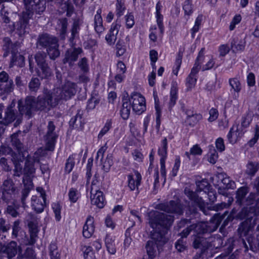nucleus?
Wrapping results in <instances>:
<instances>
[{
    "instance_id": "nucleus-62",
    "label": "nucleus",
    "mask_w": 259,
    "mask_h": 259,
    "mask_svg": "<svg viewBox=\"0 0 259 259\" xmlns=\"http://www.w3.org/2000/svg\"><path fill=\"white\" fill-rule=\"evenodd\" d=\"M79 22L78 21H75L73 23V26L71 30V33L72 37H75L78 33L79 29Z\"/></svg>"
},
{
    "instance_id": "nucleus-5",
    "label": "nucleus",
    "mask_w": 259,
    "mask_h": 259,
    "mask_svg": "<svg viewBox=\"0 0 259 259\" xmlns=\"http://www.w3.org/2000/svg\"><path fill=\"white\" fill-rule=\"evenodd\" d=\"M40 43L48 46V53L52 59H55L59 56L60 53L58 50L57 40L56 37L45 34L39 39Z\"/></svg>"
},
{
    "instance_id": "nucleus-1",
    "label": "nucleus",
    "mask_w": 259,
    "mask_h": 259,
    "mask_svg": "<svg viewBox=\"0 0 259 259\" xmlns=\"http://www.w3.org/2000/svg\"><path fill=\"white\" fill-rule=\"evenodd\" d=\"M75 84L67 81L62 85L61 88H56L50 93L45 90L42 95L38 97L36 100L33 97L26 99L24 104L22 101L18 103L19 110L21 114L30 115L32 112L36 110H49L57 105L62 99L70 98L75 93Z\"/></svg>"
},
{
    "instance_id": "nucleus-13",
    "label": "nucleus",
    "mask_w": 259,
    "mask_h": 259,
    "mask_svg": "<svg viewBox=\"0 0 259 259\" xmlns=\"http://www.w3.org/2000/svg\"><path fill=\"white\" fill-rule=\"evenodd\" d=\"M90 199L92 204L100 208H103L106 203L105 199L102 191L93 187L91 189Z\"/></svg>"
},
{
    "instance_id": "nucleus-63",
    "label": "nucleus",
    "mask_w": 259,
    "mask_h": 259,
    "mask_svg": "<svg viewBox=\"0 0 259 259\" xmlns=\"http://www.w3.org/2000/svg\"><path fill=\"white\" fill-rule=\"evenodd\" d=\"M125 239L124 241V247L125 248L128 247L132 242V239L130 237V232L129 231V228L126 230L125 233Z\"/></svg>"
},
{
    "instance_id": "nucleus-31",
    "label": "nucleus",
    "mask_w": 259,
    "mask_h": 259,
    "mask_svg": "<svg viewBox=\"0 0 259 259\" xmlns=\"http://www.w3.org/2000/svg\"><path fill=\"white\" fill-rule=\"evenodd\" d=\"M24 63V57L20 54H16L12 56V58L10 63V66L13 67L14 65H17L22 67Z\"/></svg>"
},
{
    "instance_id": "nucleus-59",
    "label": "nucleus",
    "mask_w": 259,
    "mask_h": 259,
    "mask_svg": "<svg viewBox=\"0 0 259 259\" xmlns=\"http://www.w3.org/2000/svg\"><path fill=\"white\" fill-rule=\"evenodd\" d=\"M20 222L19 221H16L14 223L13 226V232H12V235L14 236L15 237H16L18 236L19 233H20L21 232H20Z\"/></svg>"
},
{
    "instance_id": "nucleus-38",
    "label": "nucleus",
    "mask_w": 259,
    "mask_h": 259,
    "mask_svg": "<svg viewBox=\"0 0 259 259\" xmlns=\"http://www.w3.org/2000/svg\"><path fill=\"white\" fill-rule=\"evenodd\" d=\"M177 87L173 85L170 90V97L169 102V108L170 110L171 108L175 105L176 101L178 98L177 96Z\"/></svg>"
},
{
    "instance_id": "nucleus-9",
    "label": "nucleus",
    "mask_w": 259,
    "mask_h": 259,
    "mask_svg": "<svg viewBox=\"0 0 259 259\" xmlns=\"http://www.w3.org/2000/svg\"><path fill=\"white\" fill-rule=\"evenodd\" d=\"M39 196L33 195L31 199V206L37 213H41L44 211L46 204V194L45 190L40 187L36 189Z\"/></svg>"
},
{
    "instance_id": "nucleus-21",
    "label": "nucleus",
    "mask_w": 259,
    "mask_h": 259,
    "mask_svg": "<svg viewBox=\"0 0 259 259\" xmlns=\"http://www.w3.org/2000/svg\"><path fill=\"white\" fill-rule=\"evenodd\" d=\"M243 135V133L239 131L238 125H233L227 135V139L230 143L233 144L236 143Z\"/></svg>"
},
{
    "instance_id": "nucleus-3",
    "label": "nucleus",
    "mask_w": 259,
    "mask_h": 259,
    "mask_svg": "<svg viewBox=\"0 0 259 259\" xmlns=\"http://www.w3.org/2000/svg\"><path fill=\"white\" fill-rule=\"evenodd\" d=\"M228 214V211L221 215L220 213L215 214L209 222H200L196 224H192L185 229L181 233V238L187 237L190 232L194 230L195 233H203L207 231H214L220 225L225 216Z\"/></svg>"
},
{
    "instance_id": "nucleus-4",
    "label": "nucleus",
    "mask_w": 259,
    "mask_h": 259,
    "mask_svg": "<svg viewBox=\"0 0 259 259\" xmlns=\"http://www.w3.org/2000/svg\"><path fill=\"white\" fill-rule=\"evenodd\" d=\"M12 145L16 147L18 154H14L12 155L13 160L15 165V169L17 172H21L22 167L20 166V162H22L24 157L27 155V152L22 149V144L17 139V135L14 134L12 136ZM16 175L19 176V173L15 174Z\"/></svg>"
},
{
    "instance_id": "nucleus-45",
    "label": "nucleus",
    "mask_w": 259,
    "mask_h": 259,
    "mask_svg": "<svg viewBox=\"0 0 259 259\" xmlns=\"http://www.w3.org/2000/svg\"><path fill=\"white\" fill-rule=\"evenodd\" d=\"M50 256L51 259H59L60 254L58 252L57 246L54 243H52L50 245Z\"/></svg>"
},
{
    "instance_id": "nucleus-14",
    "label": "nucleus",
    "mask_w": 259,
    "mask_h": 259,
    "mask_svg": "<svg viewBox=\"0 0 259 259\" xmlns=\"http://www.w3.org/2000/svg\"><path fill=\"white\" fill-rule=\"evenodd\" d=\"M20 250V247L14 241H11L6 246L0 245V258L4 259L2 256V253H4L7 254L8 257L11 259L15 256Z\"/></svg>"
},
{
    "instance_id": "nucleus-8",
    "label": "nucleus",
    "mask_w": 259,
    "mask_h": 259,
    "mask_svg": "<svg viewBox=\"0 0 259 259\" xmlns=\"http://www.w3.org/2000/svg\"><path fill=\"white\" fill-rule=\"evenodd\" d=\"M248 193V189L245 187H241L237 190L236 196V202L239 206H249L253 204L255 194L251 193L247 198H245Z\"/></svg>"
},
{
    "instance_id": "nucleus-19",
    "label": "nucleus",
    "mask_w": 259,
    "mask_h": 259,
    "mask_svg": "<svg viewBox=\"0 0 259 259\" xmlns=\"http://www.w3.org/2000/svg\"><path fill=\"white\" fill-rule=\"evenodd\" d=\"M39 161V157L37 154H34V156L28 157L25 162L24 168V174L28 176L32 175L35 172L34 163Z\"/></svg>"
},
{
    "instance_id": "nucleus-30",
    "label": "nucleus",
    "mask_w": 259,
    "mask_h": 259,
    "mask_svg": "<svg viewBox=\"0 0 259 259\" xmlns=\"http://www.w3.org/2000/svg\"><path fill=\"white\" fill-rule=\"evenodd\" d=\"M67 25V20L66 19L59 20L58 21L57 29L59 32L60 37L62 39H64L65 37Z\"/></svg>"
},
{
    "instance_id": "nucleus-47",
    "label": "nucleus",
    "mask_w": 259,
    "mask_h": 259,
    "mask_svg": "<svg viewBox=\"0 0 259 259\" xmlns=\"http://www.w3.org/2000/svg\"><path fill=\"white\" fill-rule=\"evenodd\" d=\"M52 208L55 213L56 220L60 221L61 218V206L58 203H55L52 204Z\"/></svg>"
},
{
    "instance_id": "nucleus-64",
    "label": "nucleus",
    "mask_w": 259,
    "mask_h": 259,
    "mask_svg": "<svg viewBox=\"0 0 259 259\" xmlns=\"http://www.w3.org/2000/svg\"><path fill=\"white\" fill-rule=\"evenodd\" d=\"M216 147L220 152H222L225 150V147L224 143V140L221 138H218L215 142Z\"/></svg>"
},
{
    "instance_id": "nucleus-48",
    "label": "nucleus",
    "mask_w": 259,
    "mask_h": 259,
    "mask_svg": "<svg viewBox=\"0 0 259 259\" xmlns=\"http://www.w3.org/2000/svg\"><path fill=\"white\" fill-rule=\"evenodd\" d=\"M196 80L197 79L195 76L189 75L186 79L187 91H190L195 86Z\"/></svg>"
},
{
    "instance_id": "nucleus-27",
    "label": "nucleus",
    "mask_w": 259,
    "mask_h": 259,
    "mask_svg": "<svg viewBox=\"0 0 259 259\" xmlns=\"http://www.w3.org/2000/svg\"><path fill=\"white\" fill-rule=\"evenodd\" d=\"M81 52L80 49H72L68 51L66 54L65 60L66 62L75 61L77 60L78 55Z\"/></svg>"
},
{
    "instance_id": "nucleus-52",
    "label": "nucleus",
    "mask_w": 259,
    "mask_h": 259,
    "mask_svg": "<svg viewBox=\"0 0 259 259\" xmlns=\"http://www.w3.org/2000/svg\"><path fill=\"white\" fill-rule=\"evenodd\" d=\"M126 26L127 28H131L135 24L134 16L131 14H127L125 16Z\"/></svg>"
},
{
    "instance_id": "nucleus-53",
    "label": "nucleus",
    "mask_w": 259,
    "mask_h": 259,
    "mask_svg": "<svg viewBox=\"0 0 259 259\" xmlns=\"http://www.w3.org/2000/svg\"><path fill=\"white\" fill-rule=\"evenodd\" d=\"M186 243L184 241L183 238L179 239L175 243L176 248L179 252L183 251L186 247Z\"/></svg>"
},
{
    "instance_id": "nucleus-58",
    "label": "nucleus",
    "mask_w": 259,
    "mask_h": 259,
    "mask_svg": "<svg viewBox=\"0 0 259 259\" xmlns=\"http://www.w3.org/2000/svg\"><path fill=\"white\" fill-rule=\"evenodd\" d=\"M156 22L157 25L160 29V33L162 34L164 31V26L163 24V16L162 14H156Z\"/></svg>"
},
{
    "instance_id": "nucleus-24",
    "label": "nucleus",
    "mask_w": 259,
    "mask_h": 259,
    "mask_svg": "<svg viewBox=\"0 0 259 259\" xmlns=\"http://www.w3.org/2000/svg\"><path fill=\"white\" fill-rule=\"evenodd\" d=\"M255 216L250 206L244 207L236 215V218L240 220H253V217Z\"/></svg>"
},
{
    "instance_id": "nucleus-26",
    "label": "nucleus",
    "mask_w": 259,
    "mask_h": 259,
    "mask_svg": "<svg viewBox=\"0 0 259 259\" xmlns=\"http://www.w3.org/2000/svg\"><path fill=\"white\" fill-rule=\"evenodd\" d=\"M155 100V108L156 110V128L159 130L160 125L161 111L159 106V101L157 95H154Z\"/></svg>"
},
{
    "instance_id": "nucleus-44",
    "label": "nucleus",
    "mask_w": 259,
    "mask_h": 259,
    "mask_svg": "<svg viewBox=\"0 0 259 259\" xmlns=\"http://www.w3.org/2000/svg\"><path fill=\"white\" fill-rule=\"evenodd\" d=\"M105 242L108 252L111 254H113V245L112 234H107L106 235Z\"/></svg>"
},
{
    "instance_id": "nucleus-57",
    "label": "nucleus",
    "mask_w": 259,
    "mask_h": 259,
    "mask_svg": "<svg viewBox=\"0 0 259 259\" xmlns=\"http://www.w3.org/2000/svg\"><path fill=\"white\" fill-rule=\"evenodd\" d=\"M74 163L75 162L74 158L70 156L66 162L65 166V170L68 173H69L71 171L74 166Z\"/></svg>"
},
{
    "instance_id": "nucleus-34",
    "label": "nucleus",
    "mask_w": 259,
    "mask_h": 259,
    "mask_svg": "<svg viewBox=\"0 0 259 259\" xmlns=\"http://www.w3.org/2000/svg\"><path fill=\"white\" fill-rule=\"evenodd\" d=\"M125 0H116V11L118 17L123 15L126 11Z\"/></svg>"
},
{
    "instance_id": "nucleus-36",
    "label": "nucleus",
    "mask_w": 259,
    "mask_h": 259,
    "mask_svg": "<svg viewBox=\"0 0 259 259\" xmlns=\"http://www.w3.org/2000/svg\"><path fill=\"white\" fill-rule=\"evenodd\" d=\"M197 192L204 191L206 193L207 191H208L211 187L210 185L208 183L207 181L205 179L202 180L201 181L196 182Z\"/></svg>"
},
{
    "instance_id": "nucleus-55",
    "label": "nucleus",
    "mask_w": 259,
    "mask_h": 259,
    "mask_svg": "<svg viewBox=\"0 0 259 259\" xmlns=\"http://www.w3.org/2000/svg\"><path fill=\"white\" fill-rule=\"evenodd\" d=\"M255 204L254 205L250 206L251 208L252 212L254 213L255 215H259V194H255Z\"/></svg>"
},
{
    "instance_id": "nucleus-10",
    "label": "nucleus",
    "mask_w": 259,
    "mask_h": 259,
    "mask_svg": "<svg viewBox=\"0 0 259 259\" xmlns=\"http://www.w3.org/2000/svg\"><path fill=\"white\" fill-rule=\"evenodd\" d=\"M156 208L169 213L182 215L183 213V207L178 201L171 200L168 202L160 203Z\"/></svg>"
},
{
    "instance_id": "nucleus-16",
    "label": "nucleus",
    "mask_w": 259,
    "mask_h": 259,
    "mask_svg": "<svg viewBox=\"0 0 259 259\" xmlns=\"http://www.w3.org/2000/svg\"><path fill=\"white\" fill-rule=\"evenodd\" d=\"M95 229L94 218L89 216L83 226L82 235L86 238H89L94 234Z\"/></svg>"
},
{
    "instance_id": "nucleus-35",
    "label": "nucleus",
    "mask_w": 259,
    "mask_h": 259,
    "mask_svg": "<svg viewBox=\"0 0 259 259\" xmlns=\"http://www.w3.org/2000/svg\"><path fill=\"white\" fill-rule=\"evenodd\" d=\"M125 0H116V11L118 17L123 15L126 11Z\"/></svg>"
},
{
    "instance_id": "nucleus-33",
    "label": "nucleus",
    "mask_w": 259,
    "mask_h": 259,
    "mask_svg": "<svg viewBox=\"0 0 259 259\" xmlns=\"http://www.w3.org/2000/svg\"><path fill=\"white\" fill-rule=\"evenodd\" d=\"M229 83L232 89L237 93H239L242 90L241 83L237 77L230 78Z\"/></svg>"
},
{
    "instance_id": "nucleus-6",
    "label": "nucleus",
    "mask_w": 259,
    "mask_h": 259,
    "mask_svg": "<svg viewBox=\"0 0 259 259\" xmlns=\"http://www.w3.org/2000/svg\"><path fill=\"white\" fill-rule=\"evenodd\" d=\"M246 241L249 245L246 243V241L241 238H239L234 241V244L238 243L240 245V249H244V251L246 252L249 249L253 252L259 250V234L254 235H250L246 238Z\"/></svg>"
},
{
    "instance_id": "nucleus-41",
    "label": "nucleus",
    "mask_w": 259,
    "mask_h": 259,
    "mask_svg": "<svg viewBox=\"0 0 259 259\" xmlns=\"http://www.w3.org/2000/svg\"><path fill=\"white\" fill-rule=\"evenodd\" d=\"M201 119L202 115L201 114H195L190 117H187L186 122L190 126H193Z\"/></svg>"
},
{
    "instance_id": "nucleus-15",
    "label": "nucleus",
    "mask_w": 259,
    "mask_h": 259,
    "mask_svg": "<svg viewBox=\"0 0 259 259\" xmlns=\"http://www.w3.org/2000/svg\"><path fill=\"white\" fill-rule=\"evenodd\" d=\"M134 175L130 174L127 176L128 187L131 191H138L139 186L141 185L142 176L137 170L134 171Z\"/></svg>"
},
{
    "instance_id": "nucleus-56",
    "label": "nucleus",
    "mask_w": 259,
    "mask_h": 259,
    "mask_svg": "<svg viewBox=\"0 0 259 259\" xmlns=\"http://www.w3.org/2000/svg\"><path fill=\"white\" fill-rule=\"evenodd\" d=\"M259 138V126L258 125H256L255 127V134L254 137L251 139L248 143L249 146L252 147L257 142V140Z\"/></svg>"
},
{
    "instance_id": "nucleus-46",
    "label": "nucleus",
    "mask_w": 259,
    "mask_h": 259,
    "mask_svg": "<svg viewBox=\"0 0 259 259\" xmlns=\"http://www.w3.org/2000/svg\"><path fill=\"white\" fill-rule=\"evenodd\" d=\"M208 156V161L212 164L215 163L217 160L218 156L217 152L212 146H211L209 148Z\"/></svg>"
},
{
    "instance_id": "nucleus-50",
    "label": "nucleus",
    "mask_w": 259,
    "mask_h": 259,
    "mask_svg": "<svg viewBox=\"0 0 259 259\" xmlns=\"http://www.w3.org/2000/svg\"><path fill=\"white\" fill-rule=\"evenodd\" d=\"M93 159L90 158L88 160V163L87 165V172H86V178L87 179V183H89V180L92 177V166L93 165Z\"/></svg>"
},
{
    "instance_id": "nucleus-2",
    "label": "nucleus",
    "mask_w": 259,
    "mask_h": 259,
    "mask_svg": "<svg viewBox=\"0 0 259 259\" xmlns=\"http://www.w3.org/2000/svg\"><path fill=\"white\" fill-rule=\"evenodd\" d=\"M149 224L153 229L151 239L146 245L147 254L150 259H153L156 255V247L163 246L167 241L166 234L172 225L174 217L157 210H152L148 213Z\"/></svg>"
},
{
    "instance_id": "nucleus-54",
    "label": "nucleus",
    "mask_w": 259,
    "mask_h": 259,
    "mask_svg": "<svg viewBox=\"0 0 259 259\" xmlns=\"http://www.w3.org/2000/svg\"><path fill=\"white\" fill-rule=\"evenodd\" d=\"M40 82L38 78H34L30 81L29 87L31 91H36L39 88Z\"/></svg>"
},
{
    "instance_id": "nucleus-40",
    "label": "nucleus",
    "mask_w": 259,
    "mask_h": 259,
    "mask_svg": "<svg viewBox=\"0 0 259 259\" xmlns=\"http://www.w3.org/2000/svg\"><path fill=\"white\" fill-rule=\"evenodd\" d=\"M80 196V193L76 189L72 188L69 190V199L71 202H76Z\"/></svg>"
},
{
    "instance_id": "nucleus-49",
    "label": "nucleus",
    "mask_w": 259,
    "mask_h": 259,
    "mask_svg": "<svg viewBox=\"0 0 259 259\" xmlns=\"http://www.w3.org/2000/svg\"><path fill=\"white\" fill-rule=\"evenodd\" d=\"M228 201L229 202L228 203L222 202L221 203L216 204L213 206V209L215 211H219L225 208L228 207L231 205V202L233 201V198H229Z\"/></svg>"
},
{
    "instance_id": "nucleus-17",
    "label": "nucleus",
    "mask_w": 259,
    "mask_h": 259,
    "mask_svg": "<svg viewBox=\"0 0 259 259\" xmlns=\"http://www.w3.org/2000/svg\"><path fill=\"white\" fill-rule=\"evenodd\" d=\"M44 0H31L28 3H25L26 9L30 12H35L39 13L45 9Z\"/></svg>"
},
{
    "instance_id": "nucleus-42",
    "label": "nucleus",
    "mask_w": 259,
    "mask_h": 259,
    "mask_svg": "<svg viewBox=\"0 0 259 259\" xmlns=\"http://www.w3.org/2000/svg\"><path fill=\"white\" fill-rule=\"evenodd\" d=\"M94 27L96 31L98 33H101L103 31L104 28L102 25V18L101 16H95Z\"/></svg>"
},
{
    "instance_id": "nucleus-51",
    "label": "nucleus",
    "mask_w": 259,
    "mask_h": 259,
    "mask_svg": "<svg viewBox=\"0 0 259 259\" xmlns=\"http://www.w3.org/2000/svg\"><path fill=\"white\" fill-rule=\"evenodd\" d=\"M18 259H34V254L33 250L27 248L24 255H19Z\"/></svg>"
},
{
    "instance_id": "nucleus-12",
    "label": "nucleus",
    "mask_w": 259,
    "mask_h": 259,
    "mask_svg": "<svg viewBox=\"0 0 259 259\" xmlns=\"http://www.w3.org/2000/svg\"><path fill=\"white\" fill-rule=\"evenodd\" d=\"M213 231H207L203 233H196L193 235V246L194 248H201L205 251L208 249V233H210Z\"/></svg>"
},
{
    "instance_id": "nucleus-29",
    "label": "nucleus",
    "mask_w": 259,
    "mask_h": 259,
    "mask_svg": "<svg viewBox=\"0 0 259 259\" xmlns=\"http://www.w3.org/2000/svg\"><path fill=\"white\" fill-rule=\"evenodd\" d=\"M183 9L185 13V18L187 21L190 16L193 13V5L192 0H186L183 6Z\"/></svg>"
},
{
    "instance_id": "nucleus-18",
    "label": "nucleus",
    "mask_w": 259,
    "mask_h": 259,
    "mask_svg": "<svg viewBox=\"0 0 259 259\" xmlns=\"http://www.w3.org/2000/svg\"><path fill=\"white\" fill-rule=\"evenodd\" d=\"M185 193L190 199L194 202L205 214H207L205 209V203L202 198L199 197L195 192L190 191L189 189H185Z\"/></svg>"
},
{
    "instance_id": "nucleus-25",
    "label": "nucleus",
    "mask_w": 259,
    "mask_h": 259,
    "mask_svg": "<svg viewBox=\"0 0 259 259\" xmlns=\"http://www.w3.org/2000/svg\"><path fill=\"white\" fill-rule=\"evenodd\" d=\"M204 48H203L199 51L198 56L196 59L194 66L192 68L191 73L189 75L195 76V74L198 72L200 69V65L204 60Z\"/></svg>"
},
{
    "instance_id": "nucleus-11",
    "label": "nucleus",
    "mask_w": 259,
    "mask_h": 259,
    "mask_svg": "<svg viewBox=\"0 0 259 259\" xmlns=\"http://www.w3.org/2000/svg\"><path fill=\"white\" fill-rule=\"evenodd\" d=\"M45 54L42 53H38L35 56V61L39 67L38 75L42 78H48L52 74L50 69L45 63Z\"/></svg>"
},
{
    "instance_id": "nucleus-20",
    "label": "nucleus",
    "mask_w": 259,
    "mask_h": 259,
    "mask_svg": "<svg viewBox=\"0 0 259 259\" xmlns=\"http://www.w3.org/2000/svg\"><path fill=\"white\" fill-rule=\"evenodd\" d=\"M122 104L120 110V114L123 119H127L130 116L131 106L130 101V97L127 93H125L122 97Z\"/></svg>"
},
{
    "instance_id": "nucleus-43",
    "label": "nucleus",
    "mask_w": 259,
    "mask_h": 259,
    "mask_svg": "<svg viewBox=\"0 0 259 259\" xmlns=\"http://www.w3.org/2000/svg\"><path fill=\"white\" fill-rule=\"evenodd\" d=\"M116 55L122 56L126 51V47L123 40L119 39L116 44Z\"/></svg>"
},
{
    "instance_id": "nucleus-61",
    "label": "nucleus",
    "mask_w": 259,
    "mask_h": 259,
    "mask_svg": "<svg viewBox=\"0 0 259 259\" xmlns=\"http://www.w3.org/2000/svg\"><path fill=\"white\" fill-rule=\"evenodd\" d=\"M209 117L208 120L210 122L214 121L218 117V112L216 109L211 108L209 111Z\"/></svg>"
},
{
    "instance_id": "nucleus-22",
    "label": "nucleus",
    "mask_w": 259,
    "mask_h": 259,
    "mask_svg": "<svg viewBox=\"0 0 259 259\" xmlns=\"http://www.w3.org/2000/svg\"><path fill=\"white\" fill-rule=\"evenodd\" d=\"M255 219L253 220H245L239 225L238 231L241 236L246 235L251 230L255 224Z\"/></svg>"
},
{
    "instance_id": "nucleus-37",
    "label": "nucleus",
    "mask_w": 259,
    "mask_h": 259,
    "mask_svg": "<svg viewBox=\"0 0 259 259\" xmlns=\"http://www.w3.org/2000/svg\"><path fill=\"white\" fill-rule=\"evenodd\" d=\"M167 140L164 138L161 141V147L159 148L158 153L161 156V158L166 159L167 157Z\"/></svg>"
},
{
    "instance_id": "nucleus-23",
    "label": "nucleus",
    "mask_w": 259,
    "mask_h": 259,
    "mask_svg": "<svg viewBox=\"0 0 259 259\" xmlns=\"http://www.w3.org/2000/svg\"><path fill=\"white\" fill-rule=\"evenodd\" d=\"M208 248H219L223 245L222 238L220 235H211L208 233Z\"/></svg>"
},
{
    "instance_id": "nucleus-32",
    "label": "nucleus",
    "mask_w": 259,
    "mask_h": 259,
    "mask_svg": "<svg viewBox=\"0 0 259 259\" xmlns=\"http://www.w3.org/2000/svg\"><path fill=\"white\" fill-rule=\"evenodd\" d=\"M258 169V164L257 162H253L252 161L249 162L246 165V169L245 173L252 177L254 176L255 173Z\"/></svg>"
},
{
    "instance_id": "nucleus-60",
    "label": "nucleus",
    "mask_w": 259,
    "mask_h": 259,
    "mask_svg": "<svg viewBox=\"0 0 259 259\" xmlns=\"http://www.w3.org/2000/svg\"><path fill=\"white\" fill-rule=\"evenodd\" d=\"M111 122L110 121L106 122L103 128L100 132L98 135V138H102L109 131L110 128L111 127Z\"/></svg>"
},
{
    "instance_id": "nucleus-39",
    "label": "nucleus",
    "mask_w": 259,
    "mask_h": 259,
    "mask_svg": "<svg viewBox=\"0 0 259 259\" xmlns=\"http://www.w3.org/2000/svg\"><path fill=\"white\" fill-rule=\"evenodd\" d=\"M82 250L84 259H96L95 252L91 246H84L82 247Z\"/></svg>"
},
{
    "instance_id": "nucleus-28",
    "label": "nucleus",
    "mask_w": 259,
    "mask_h": 259,
    "mask_svg": "<svg viewBox=\"0 0 259 259\" xmlns=\"http://www.w3.org/2000/svg\"><path fill=\"white\" fill-rule=\"evenodd\" d=\"M245 46L244 39L238 40L234 38L231 42V47L233 52L242 51L244 50Z\"/></svg>"
},
{
    "instance_id": "nucleus-7",
    "label": "nucleus",
    "mask_w": 259,
    "mask_h": 259,
    "mask_svg": "<svg viewBox=\"0 0 259 259\" xmlns=\"http://www.w3.org/2000/svg\"><path fill=\"white\" fill-rule=\"evenodd\" d=\"M129 103L132 107L133 111L138 114H141L146 110L145 98L140 93H132L130 98Z\"/></svg>"
}]
</instances>
